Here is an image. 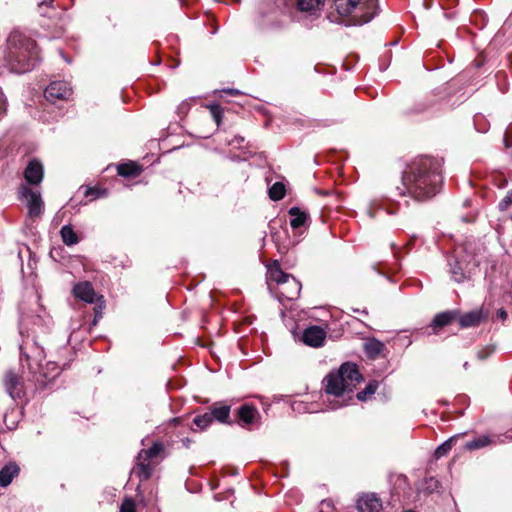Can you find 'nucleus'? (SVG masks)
Listing matches in <instances>:
<instances>
[{
    "label": "nucleus",
    "instance_id": "42",
    "mask_svg": "<svg viewBox=\"0 0 512 512\" xmlns=\"http://www.w3.org/2000/svg\"><path fill=\"white\" fill-rule=\"evenodd\" d=\"M173 422L177 423L178 422V418H174Z\"/></svg>",
    "mask_w": 512,
    "mask_h": 512
},
{
    "label": "nucleus",
    "instance_id": "32",
    "mask_svg": "<svg viewBox=\"0 0 512 512\" xmlns=\"http://www.w3.org/2000/svg\"><path fill=\"white\" fill-rule=\"evenodd\" d=\"M120 512H136V504L134 500L131 498L124 499L120 507Z\"/></svg>",
    "mask_w": 512,
    "mask_h": 512
},
{
    "label": "nucleus",
    "instance_id": "2",
    "mask_svg": "<svg viewBox=\"0 0 512 512\" xmlns=\"http://www.w3.org/2000/svg\"><path fill=\"white\" fill-rule=\"evenodd\" d=\"M7 66L12 72L26 73L39 61V51L35 41L20 31H13L8 38V52L5 56Z\"/></svg>",
    "mask_w": 512,
    "mask_h": 512
},
{
    "label": "nucleus",
    "instance_id": "33",
    "mask_svg": "<svg viewBox=\"0 0 512 512\" xmlns=\"http://www.w3.org/2000/svg\"><path fill=\"white\" fill-rule=\"evenodd\" d=\"M451 274H452L453 279L458 283L464 281V279H465V273L463 272L462 268L458 264H456L454 267H452Z\"/></svg>",
    "mask_w": 512,
    "mask_h": 512
},
{
    "label": "nucleus",
    "instance_id": "18",
    "mask_svg": "<svg viewBox=\"0 0 512 512\" xmlns=\"http://www.w3.org/2000/svg\"><path fill=\"white\" fill-rule=\"evenodd\" d=\"M458 319L462 328H468L479 325L485 319V315L482 310H474L459 316Z\"/></svg>",
    "mask_w": 512,
    "mask_h": 512
},
{
    "label": "nucleus",
    "instance_id": "4",
    "mask_svg": "<svg viewBox=\"0 0 512 512\" xmlns=\"http://www.w3.org/2000/svg\"><path fill=\"white\" fill-rule=\"evenodd\" d=\"M20 361L21 364L25 361L27 363L28 370L35 375V380L41 384H46L54 380L60 374V367L56 362L48 361L45 366L42 365L41 361L44 359V350L39 347L36 343L32 347V354L23 352L22 346Z\"/></svg>",
    "mask_w": 512,
    "mask_h": 512
},
{
    "label": "nucleus",
    "instance_id": "28",
    "mask_svg": "<svg viewBox=\"0 0 512 512\" xmlns=\"http://www.w3.org/2000/svg\"><path fill=\"white\" fill-rule=\"evenodd\" d=\"M212 421V414H210V412H207L203 415H198L194 418L195 425L200 429L207 428L212 423Z\"/></svg>",
    "mask_w": 512,
    "mask_h": 512
},
{
    "label": "nucleus",
    "instance_id": "38",
    "mask_svg": "<svg viewBox=\"0 0 512 512\" xmlns=\"http://www.w3.org/2000/svg\"><path fill=\"white\" fill-rule=\"evenodd\" d=\"M226 93H229L230 95H238L240 94V92L236 89H228V90H225Z\"/></svg>",
    "mask_w": 512,
    "mask_h": 512
},
{
    "label": "nucleus",
    "instance_id": "13",
    "mask_svg": "<svg viewBox=\"0 0 512 512\" xmlns=\"http://www.w3.org/2000/svg\"><path fill=\"white\" fill-rule=\"evenodd\" d=\"M44 175L43 166L40 161L32 160L24 171V178L28 184L38 185L42 182Z\"/></svg>",
    "mask_w": 512,
    "mask_h": 512
},
{
    "label": "nucleus",
    "instance_id": "40",
    "mask_svg": "<svg viewBox=\"0 0 512 512\" xmlns=\"http://www.w3.org/2000/svg\"><path fill=\"white\" fill-rule=\"evenodd\" d=\"M340 406H342V404H340V405H335V406H333L332 408H333V409H336V408H338V407H340Z\"/></svg>",
    "mask_w": 512,
    "mask_h": 512
},
{
    "label": "nucleus",
    "instance_id": "41",
    "mask_svg": "<svg viewBox=\"0 0 512 512\" xmlns=\"http://www.w3.org/2000/svg\"><path fill=\"white\" fill-rule=\"evenodd\" d=\"M467 367H468V362H465L464 363V368L467 369Z\"/></svg>",
    "mask_w": 512,
    "mask_h": 512
},
{
    "label": "nucleus",
    "instance_id": "1",
    "mask_svg": "<svg viewBox=\"0 0 512 512\" xmlns=\"http://www.w3.org/2000/svg\"><path fill=\"white\" fill-rule=\"evenodd\" d=\"M403 185L406 192L416 200L433 197L442 182L440 163L427 156L415 158L404 171Z\"/></svg>",
    "mask_w": 512,
    "mask_h": 512
},
{
    "label": "nucleus",
    "instance_id": "12",
    "mask_svg": "<svg viewBox=\"0 0 512 512\" xmlns=\"http://www.w3.org/2000/svg\"><path fill=\"white\" fill-rule=\"evenodd\" d=\"M326 387L325 391L329 395L335 397L343 396L348 393V389L344 382L341 381V377L337 373H330L325 377Z\"/></svg>",
    "mask_w": 512,
    "mask_h": 512
},
{
    "label": "nucleus",
    "instance_id": "9",
    "mask_svg": "<svg viewBox=\"0 0 512 512\" xmlns=\"http://www.w3.org/2000/svg\"><path fill=\"white\" fill-rule=\"evenodd\" d=\"M336 373L341 377V381L345 383L348 393H351L355 386L362 380L357 365L353 363L342 364Z\"/></svg>",
    "mask_w": 512,
    "mask_h": 512
},
{
    "label": "nucleus",
    "instance_id": "22",
    "mask_svg": "<svg viewBox=\"0 0 512 512\" xmlns=\"http://www.w3.org/2000/svg\"><path fill=\"white\" fill-rule=\"evenodd\" d=\"M19 467L15 463H10L0 470V486H8L13 478L18 475Z\"/></svg>",
    "mask_w": 512,
    "mask_h": 512
},
{
    "label": "nucleus",
    "instance_id": "14",
    "mask_svg": "<svg viewBox=\"0 0 512 512\" xmlns=\"http://www.w3.org/2000/svg\"><path fill=\"white\" fill-rule=\"evenodd\" d=\"M73 293L75 297L87 302L93 303L95 300V291L91 283L85 281L77 283L73 287Z\"/></svg>",
    "mask_w": 512,
    "mask_h": 512
},
{
    "label": "nucleus",
    "instance_id": "34",
    "mask_svg": "<svg viewBox=\"0 0 512 512\" xmlns=\"http://www.w3.org/2000/svg\"><path fill=\"white\" fill-rule=\"evenodd\" d=\"M512 204V191L509 192L499 203V207L501 210H505Z\"/></svg>",
    "mask_w": 512,
    "mask_h": 512
},
{
    "label": "nucleus",
    "instance_id": "35",
    "mask_svg": "<svg viewBox=\"0 0 512 512\" xmlns=\"http://www.w3.org/2000/svg\"><path fill=\"white\" fill-rule=\"evenodd\" d=\"M7 105L6 100L2 98V94L0 93V117L6 113Z\"/></svg>",
    "mask_w": 512,
    "mask_h": 512
},
{
    "label": "nucleus",
    "instance_id": "36",
    "mask_svg": "<svg viewBox=\"0 0 512 512\" xmlns=\"http://www.w3.org/2000/svg\"><path fill=\"white\" fill-rule=\"evenodd\" d=\"M53 0H44L39 4L40 11H42L43 6H48L52 3ZM42 15H45L44 12H41Z\"/></svg>",
    "mask_w": 512,
    "mask_h": 512
},
{
    "label": "nucleus",
    "instance_id": "30",
    "mask_svg": "<svg viewBox=\"0 0 512 512\" xmlns=\"http://www.w3.org/2000/svg\"><path fill=\"white\" fill-rule=\"evenodd\" d=\"M376 389H377V383L370 382L363 391L358 392L357 398L360 401H365L368 399V397H370L372 394L375 393Z\"/></svg>",
    "mask_w": 512,
    "mask_h": 512
},
{
    "label": "nucleus",
    "instance_id": "17",
    "mask_svg": "<svg viewBox=\"0 0 512 512\" xmlns=\"http://www.w3.org/2000/svg\"><path fill=\"white\" fill-rule=\"evenodd\" d=\"M5 387L12 398H20L22 395V384L17 375L8 372L5 376Z\"/></svg>",
    "mask_w": 512,
    "mask_h": 512
},
{
    "label": "nucleus",
    "instance_id": "15",
    "mask_svg": "<svg viewBox=\"0 0 512 512\" xmlns=\"http://www.w3.org/2000/svg\"><path fill=\"white\" fill-rule=\"evenodd\" d=\"M238 417L241 421V425L246 427L256 422L259 418V412L254 406L245 404L239 408Z\"/></svg>",
    "mask_w": 512,
    "mask_h": 512
},
{
    "label": "nucleus",
    "instance_id": "31",
    "mask_svg": "<svg viewBox=\"0 0 512 512\" xmlns=\"http://www.w3.org/2000/svg\"><path fill=\"white\" fill-rule=\"evenodd\" d=\"M209 110L217 126H219L223 116L222 108L218 104H213L209 106Z\"/></svg>",
    "mask_w": 512,
    "mask_h": 512
},
{
    "label": "nucleus",
    "instance_id": "24",
    "mask_svg": "<svg viewBox=\"0 0 512 512\" xmlns=\"http://www.w3.org/2000/svg\"><path fill=\"white\" fill-rule=\"evenodd\" d=\"M495 443L494 439L488 435H482V436H479L475 439H473L472 441H469L465 444V449L466 450H477V449H481V448H484V447H487L491 444Z\"/></svg>",
    "mask_w": 512,
    "mask_h": 512
},
{
    "label": "nucleus",
    "instance_id": "27",
    "mask_svg": "<svg viewBox=\"0 0 512 512\" xmlns=\"http://www.w3.org/2000/svg\"><path fill=\"white\" fill-rule=\"evenodd\" d=\"M286 193L285 186L281 182L274 183L269 189V197L273 201H279L284 198Z\"/></svg>",
    "mask_w": 512,
    "mask_h": 512
},
{
    "label": "nucleus",
    "instance_id": "10",
    "mask_svg": "<svg viewBox=\"0 0 512 512\" xmlns=\"http://www.w3.org/2000/svg\"><path fill=\"white\" fill-rule=\"evenodd\" d=\"M72 95V88L65 81L51 82L45 90V98L48 101L68 100Z\"/></svg>",
    "mask_w": 512,
    "mask_h": 512
},
{
    "label": "nucleus",
    "instance_id": "21",
    "mask_svg": "<svg viewBox=\"0 0 512 512\" xmlns=\"http://www.w3.org/2000/svg\"><path fill=\"white\" fill-rule=\"evenodd\" d=\"M288 213L290 215V225L293 229L303 227L308 220V214L300 210L298 207L290 208Z\"/></svg>",
    "mask_w": 512,
    "mask_h": 512
},
{
    "label": "nucleus",
    "instance_id": "37",
    "mask_svg": "<svg viewBox=\"0 0 512 512\" xmlns=\"http://www.w3.org/2000/svg\"><path fill=\"white\" fill-rule=\"evenodd\" d=\"M498 316L502 319V320H505L507 318V312L503 309H500L498 311Z\"/></svg>",
    "mask_w": 512,
    "mask_h": 512
},
{
    "label": "nucleus",
    "instance_id": "16",
    "mask_svg": "<svg viewBox=\"0 0 512 512\" xmlns=\"http://www.w3.org/2000/svg\"><path fill=\"white\" fill-rule=\"evenodd\" d=\"M459 317V311L451 310L438 313L432 320V328L435 333H437L438 329L450 324L452 321Z\"/></svg>",
    "mask_w": 512,
    "mask_h": 512
},
{
    "label": "nucleus",
    "instance_id": "23",
    "mask_svg": "<svg viewBox=\"0 0 512 512\" xmlns=\"http://www.w3.org/2000/svg\"><path fill=\"white\" fill-rule=\"evenodd\" d=\"M212 419H216L219 422H227L230 415V406L224 404H214L210 409Z\"/></svg>",
    "mask_w": 512,
    "mask_h": 512
},
{
    "label": "nucleus",
    "instance_id": "25",
    "mask_svg": "<svg viewBox=\"0 0 512 512\" xmlns=\"http://www.w3.org/2000/svg\"><path fill=\"white\" fill-rule=\"evenodd\" d=\"M118 174L123 177L137 176L140 174L141 169L135 163H124L117 167Z\"/></svg>",
    "mask_w": 512,
    "mask_h": 512
},
{
    "label": "nucleus",
    "instance_id": "3",
    "mask_svg": "<svg viewBox=\"0 0 512 512\" xmlns=\"http://www.w3.org/2000/svg\"><path fill=\"white\" fill-rule=\"evenodd\" d=\"M339 21L347 26L362 25L377 14V0H333Z\"/></svg>",
    "mask_w": 512,
    "mask_h": 512
},
{
    "label": "nucleus",
    "instance_id": "11",
    "mask_svg": "<svg viewBox=\"0 0 512 512\" xmlns=\"http://www.w3.org/2000/svg\"><path fill=\"white\" fill-rule=\"evenodd\" d=\"M327 332L324 328L313 325L307 327L302 333V341L304 344L318 348L324 345Z\"/></svg>",
    "mask_w": 512,
    "mask_h": 512
},
{
    "label": "nucleus",
    "instance_id": "20",
    "mask_svg": "<svg viewBox=\"0 0 512 512\" xmlns=\"http://www.w3.org/2000/svg\"><path fill=\"white\" fill-rule=\"evenodd\" d=\"M324 3L325 0H298L297 7L301 12L316 15L323 8Z\"/></svg>",
    "mask_w": 512,
    "mask_h": 512
},
{
    "label": "nucleus",
    "instance_id": "5",
    "mask_svg": "<svg viewBox=\"0 0 512 512\" xmlns=\"http://www.w3.org/2000/svg\"><path fill=\"white\" fill-rule=\"evenodd\" d=\"M269 278L276 282V294L280 301L296 300L301 292V283L292 275L283 272L279 267L269 270Z\"/></svg>",
    "mask_w": 512,
    "mask_h": 512
},
{
    "label": "nucleus",
    "instance_id": "8",
    "mask_svg": "<svg viewBox=\"0 0 512 512\" xmlns=\"http://www.w3.org/2000/svg\"><path fill=\"white\" fill-rule=\"evenodd\" d=\"M356 509L358 512H382L383 503L375 493H361L356 499Z\"/></svg>",
    "mask_w": 512,
    "mask_h": 512
},
{
    "label": "nucleus",
    "instance_id": "26",
    "mask_svg": "<svg viewBox=\"0 0 512 512\" xmlns=\"http://www.w3.org/2000/svg\"><path fill=\"white\" fill-rule=\"evenodd\" d=\"M60 234H61L63 242L68 246L77 244L79 242V238H78L77 234L72 229V227L69 225L63 226L61 228Z\"/></svg>",
    "mask_w": 512,
    "mask_h": 512
},
{
    "label": "nucleus",
    "instance_id": "29",
    "mask_svg": "<svg viewBox=\"0 0 512 512\" xmlns=\"http://www.w3.org/2000/svg\"><path fill=\"white\" fill-rule=\"evenodd\" d=\"M455 437H451L450 439L446 440L444 443H442L436 450H435V456L436 458H441L451 450L452 443L454 442Z\"/></svg>",
    "mask_w": 512,
    "mask_h": 512
},
{
    "label": "nucleus",
    "instance_id": "39",
    "mask_svg": "<svg viewBox=\"0 0 512 512\" xmlns=\"http://www.w3.org/2000/svg\"><path fill=\"white\" fill-rule=\"evenodd\" d=\"M182 441H183L184 446L188 447L190 440L188 438H186V439H183Z\"/></svg>",
    "mask_w": 512,
    "mask_h": 512
},
{
    "label": "nucleus",
    "instance_id": "6",
    "mask_svg": "<svg viewBox=\"0 0 512 512\" xmlns=\"http://www.w3.org/2000/svg\"><path fill=\"white\" fill-rule=\"evenodd\" d=\"M18 198L27 207V216L30 219H36L42 216L44 212V202L40 192L32 190L26 184H21L18 188Z\"/></svg>",
    "mask_w": 512,
    "mask_h": 512
},
{
    "label": "nucleus",
    "instance_id": "7",
    "mask_svg": "<svg viewBox=\"0 0 512 512\" xmlns=\"http://www.w3.org/2000/svg\"><path fill=\"white\" fill-rule=\"evenodd\" d=\"M164 446L160 442H155L150 448L143 449L137 456V467L139 477L147 480L152 475L154 469V459H156L163 451Z\"/></svg>",
    "mask_w": 512,
    "mask_h": 512
},
{
    "label": "nucleus",
    "instance_id": "19",
    "mask_svg": "<svg viewBox=\"0 0 512 512\" xmlns=\"http://www.w3.org/2000/svg\"><path fill=\"white\" fill-rule=\"evenodd\" d=\"M384 349V343L375 338L367 339L364 342V351L367 357L370 359L378 358L382 354Z\"/></svg>",
    "mask_w": 512,
    "mask_h": 512
}]
</instances>
